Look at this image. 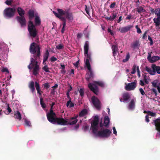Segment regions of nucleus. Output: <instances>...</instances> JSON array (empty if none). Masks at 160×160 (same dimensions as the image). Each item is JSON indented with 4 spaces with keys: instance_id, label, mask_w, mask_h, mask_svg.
I'll use <instances>...</instances> for the list:
<instances>
[{
    "instance_id": "obj_6",
    "label": "nucleus",
    "mask_w": 160,
    "mask_h": 160,
    "mask_svg": "<svg viewBox=\"0 0 160 160\" xmlns=\"http://www.w3.org/2000/svg\"><path fill=\"white\" fill-rule=\"evenodd\" d=\"M151 68L152 69L148 66H146L145 69L151 75H155L156 72L160 74V66H157L155 64H152Z\"/></svg>"
},
{
    "instance_id": "obj_57",
    "label": "nucleus",
    "mask_w": 160,
    "mask_h": 160,
    "mask_svg": "<svg viewBox=\"0 0 160 160\" xmlns=\"http://www.w3.org/2000/svg\"><path fill=\"white\" fill-rule=\"evenodd\" d=\"M108 32L110 33V34L112 36L114 35L112 31L111 30V29L110 28H108Z\"/></svg>"
},
{
    "instance_id": "obj_9",
    "label": "nucleus",
    "mask_w": 160,
    "mask_h": 160,
    "mask_svg": "<svg viewBox=\"0 0 160 160\" xmlns=\"http://www.w3.org/2000/svg\"><path fill=\"white\" fill-rule=\"evenodd\" d=\"M16 10L14 8H7L3 11V15L5 17L8 18L13 17L15 14Z\"/></svg>"
},
{
    "instance_id": "obj_62",
    "label": "nucleus",
    "mask_w": 160,
    "mask_h": 160,
    "mask_svg": "<svg viewBox=\"0 0 160 160\" xmlns=\"http://www.w3.org/2000/svg\"><path fill=\"white\" fill-rule=\"evenodd\" d=\"M79 64V61L76 62L75 63H73V64L75 67H78Z\"/></svg>"
},
{
    "instance_id": "obj_10",
    "label": "nucleus",
    "mask_w": 160,
    "mask_h": 160,
    "mask_svg": "<svg viewBox=\"0 0 160 160\" xmlns=\"http://www.w3.org/2000/svg\"><path fill=\"white\" fill-rule=\"evenodd\" d=\"M91 100L95 108L98 110H100L102 104L98 99L95 96H93L91 98Z\"/></svg>"
},
{
    "instance_id": "obj_50",
    "label": "nucleus",
    "mask_w": 160,
    "mask_h": 160,
    "mask_svg": "<svg viewBox=\"0 0 160 160\" xmlns=\"http://www.w3.org/2000/svg\"><path fill=\"white\" fill-rule=\"evenodd\" d=\"M25 124L27 126H31L30 122L26 119L25 120Z\"/></svg>"
},
{
    "instance_id": "obj_24",
    "label": "nucleus",
    "mask_w": 160,
    "mask_h": 160,
    "mask_svg": "<svg viewBox=\"0 0 160 160\" xmlns=\"http://www.w3.org/2000/svg\"><path fill=\"white\" fill-rule=\"evenodd\" d=\"M49 53L48 50H46L45 52L43 55V64H44V63L47 61L49 56Z\"/></svg>"
},
{
    "instance_id": "obj_33",
    "label": "nucleus",
    "mask_w": 160,
    "mask_h": 160,
    "mask_svg": "<svg viewBox=\"0 0 160 160\" xmlns=\"http://www.w3.org/2000/svg\"><path fill=\"white\" fill-rule=\"evenodd\" d=\"M159 80H155L151 82L152 86L154 88H157L159 86V84H158Z\"/></svg>"
},
{
    "instance_id": "obj_45",
    "label": "nucleus",
    "mask_w": 160,
    "mask_h": 160,
    "mask_svg": "<svg viewBox=\"0 0 160 160\" xmlns=\"http://www.w3.org/2000/svg\"><path fill=\"white\" fill-rule=\"evenodd\" d=\"M12 0H6L5 2V3L8 5H10L12 4Z\"/></svg>"
},
{
    "instance_id": "obj_35",
    "label": "nucleus",
    "mask_w": 160,
    "mask_h": 160,
    "mask_svg": "<svg viewBox=\"0 0 160 160\" xmlns=\"http://www.w3.org/2000/svg\"><path fill=\"white\" fill-rule=\"evenodd\" d=\"M137 11L139 13L143 12L145 11V10L141 6L139 7L136 8Z\"/></svg>"
},
{
    "instance_id": "obj_55",
    "label": "nucleus",
    "mask_w": 160,
    "mask_h": 160,
    "mask_svg": "<svg viewBox=\"0 0 160 160\" xmlns=\"http://www.w3.org/2000/svg\"><path fill=\"white\" fill-rule=\"evenodd\" d=\"M131 18H132V16L130 14L127 16L126 18V19L127 20H130Z\"/></svg>"
},
{
    "instance_id": "obj_63",
    "label": "nucleus",
    "mask_w": 160,
    "mask_h": 160,
    "mask_svg": "<svg viewBox=\"0 0 160 160\" xmlns=\"http://www.w3.org/2000/svg\"><path fill=\"white\" fill-rule=\"evenodd\" d=\"M140 84L142 86H144L145 85L144 82L141 80H140Z\"/></svg>"
},
{
    "instance_id": "obj_37",
    "label": "nucleus",
    "mask_w": 160,
    "mask_h": 160,
    "mask_svg": "<svg viewBox=\"0 0 160 160\" xmlns=\"http://www.w3.org/2000/svg\"><path fill=\"white\" fill-rule=\"evenodd\" d=\"M67 96L68 98L69 99V100L67 101V103H66V106L67 107H68L69 106V103L71 102V98L70 97V95H69V92H67Z\"/></svg>"
},
{
    "instance_id": "obj_44",
    "label": "nucleus",
    "mask_w": 160,
    "mask_h": 160,
    "mask_svg": "<svg viewBox=\"0 0 160 160\" xmlns=\"http://www.w3.org/2000/svg\"><path fill=\"white\" fill-rule=\"evenodd\" d=\"M80 95L81 97H83L84 95V90L82 88H80L79 91Z\"/></svg>"
},
{
    "instance_id": "obj_32",
    "label": "nucleus",
    "mask_w": 160,
    "mask_h": 160,
    "mask_svg": "<svg viewBox=\"0 0 160 160\" xmlns=\"http://www.w3.org/2000/svg\"><path fill=\"white\" fill-rule=\"evenodd\" d=\"M87 113V111L86 109H84L81 111L79 113V116L80 117H83Z\"/></svg>"
},
{
    "instance_id": "obj_26",
    "label": "nucleus",
    "mask_w": 160,
    "mask_h": 160,
    "mask_svg": "<svg viewBox=\"0 0 160 160\" xmlns=\"http://www.w3.org/2000/svg\"><path fill=\"white\" fill-rule=\"evenodd\" d=\"M28 87L31 90L32 93H33L35 91L34 87V83L33 81L30 82L28 85Z\"/></svg>"
},
{
    "instance_id": "obj_5",
    "label": "nucleus",
    "mask_w": 160,
    "mask_h": 160,
    "mask_svg": "<svg viewBox=\"0 0 160 160\" xmlns=\"http://www.w3.org/2000/svg\"><path fill=\"white\" fill-rule=\"evenodd\" d=\"M97 85L101 87H103L104 86L103 83L99 81H94V83L93 84L89 83L88 85L90 90L96 95H98V88L97 86Z\"/></svg>"
},
{
    "instance_id": "obj_39",
    "label": "nucleus",
    "mask_w": 160,
    "mask_h": 160,
    "mask_svg": "<svg viewBox=\"0 0 160 160\" xmlns=\"http://www.w3.org/2000/svg\"><path fill=\"white\" fill-rule=\"evenodd\" d=\"M155 14L157 16H160V8H158L155 9Z\"/></svg>"
},
{
    "instance_id": "obj_21",
    "label": "nucleus",
    "mask_w": 160,
    "mask_h": 160,
    "mask_svg": "<svg viewBox=\"0 0 160 160\" xmlns=\"http://www.w3.org/2000/svg\"><path fill=\"white\" fill-rule=\"evenodd\" d=\"M140 46V44L139 40H136L131 44V47L133 49L137 48H138Z\"/></svg>"
},
{
    "instance_id": "obj_29",
    "label": "nucleus",
    "mask_w": 160,
    "mask_h": 160,
    "mask_svg": "<svg viewBox=\"0 0 160 160\" xmlns=\"http://www.w3.org/2000/svg\"><path fill=\"white\" fill-rule=\"evenodd\" d=\"M122 97L124 101H127L130 98V95L128 93H125L123 94Z\"/></svg>"
},
{
    "instance_id": "obj_47",
    "label": "nucleus",
    "mask_w": 160,
    "mask_h": 160,
    "mask_svg": "<svg viewBox=\"0 0 160 160\" xmlns=\"http://www.w3.org/2000/svg\"><path fill=\"white\" fill-rule=\"evenodd\" d=\"M44 88L46 89H48L50 87L49 83L48 82L46 83L43 84Z\"/></svg>"
},
{
    "instance_id": "obj_59",
    "label": "nucleus",
    "mask_w": 160,
    "mask_h": 160,
    "mask_svg": "<svg viewBox=\"0 0 160 160\" xmlns=\"http://www.w3.org/2000/svg\"><path fill=\"white\" fill-rule=\"evenodd\" d=\"M2 71L3 72H9L8 69L6 68H3L2 70Z\"/></svg>"
},
{
    "instance_id": "obj_3",
    "label": "nucleus",
    "mask_w": 160,
    "mask_h": 160,
    "mask_svg": "<svg viewBox=\"0 0 160 160\" xmlns=\"http://www.w3.org/2000/svg\"><path fill=\"white\" fill-rule=\"evenodd\" d=\"M28 15L29 21L28 23V29L30 36L34 38L36 37L37 35L38 31L35 26L34 25L33 22L31 21L34 17V11L33 10L30 9L28 12Z\"/></svg>"
},
{
    "instance_id": "obj_30",
    "label": "nucleus",
    "mask_w": 160,
    "mask_h": 160,
    "mask_svg": "<svg viewBox=\"0 0 160 160\" xmlns=\"http://www.w3.org/2000/svg\"><path fill=\"white\" fill-rule=\"evenodd\" d=\"M153 20L156 27L160 25V16H157V18H154Z\"/></svg>"
},
{
    "instance_id": "obj_61",
    "label": "nucleus",
    "mask_w": 160,
    "mask_h": 160,
    "mask_svg": "<svg viewBox=\"0 0 160 160\" xmlns=\"http://www.w3.org/2000/svg\"><path fill=\"white\" fill-rule=\"evenodd\" d=\"M137 72H138V75L139 77H140V71L139 69V67L138 66L137 67Z\"/></svg>"
},
{
    "instance_id": "obj_54",
    "label": "nucleus",
    "mask_w": 160,
    "mask_h": 160,
    "mask_svg": "<svg viewBox=\"0 0 160 160\" xmlns=\"http://www.w3.org/2000/svg\"><path fill=\"white\" fill-rule=\"evenodd\" d=\"M74 104L71 101V102L69 103V106L68 107L69 108H71L73 107L74 106Z\"/></svg>"
},
{
    "instance_id": "obj_49",
    "label": "nucleus",
    "mask_w": 160,
    "mask_h": 160,
    "mask_svg": "<svg viewBox=\"0 0 160 160\" xmlns=\"http://www.w3.org/2000/svg\"><path fill=\"white\" fill-rule=\"evenodd\" d=\"M148 39L150 41V45H152L153 44V41L152 38H151L150 36V35H148Z\"/></svg>"
},
{
    "instance_id": "obj_53",
    "label": "nucleus",
    "mask_w": 160,
    "mask_h": 160,
    "mask_svg": "<svg viewBox=\"0 0 160 160\" xmlns=\"http://www.w3.org/2000/svg\"><path fill=\"white\" fill-rule=\"evenodd\" d=\"M151 91L152 92H153L154 93V94H155V96H156L158 94L157 93V91L154 88H152V89Z\"/></svg>"
},
{
    "instance_id": "obj_14",
    "label": "nucleus",
    "mask_w": 160,
    "mask_h": 160,
    "mask_svg": "<svg viewBox=\"0 0 160 160\" xmlns=\"http://www.w3.org/2000/svg\"><path fill=\"white\" fill-rule=\"evenodd\" d=\"M48 120L51 123H54L56 120V114H47Z\"/></svg>"
},
{
    "instance_id": "obj_23",
    "label": "nucleus",
    "mask_w": 160,
    "mask_h": 160,
    "mask_svg": "<svg viewBox=\"0 0 160 160\" xmlns=\"http://www.w3.org/2000/svg\"><path fill=\"white\" fill-rule=\"evenodd\" d=\"M17 12L20 16H24L25 11L20 7H18L17 8Z\"/></svg>"
},
{
    "instance_id": "obj_31",
    "label": "nucleus",
    "mask_w": 160,
    "mask_h": 160,
    "mask_svg": "<svg viewBox=\"0 0 160 160\" xmlns=\"http://www.w3.org/2000/svg\"><path fill=\"white\" fill-rule=\"evenodd\" d=\"M35 23L36 26H39L41 23L40 18L38 16H36L35 18Z\"/></svg>"
},
{
    "instance_id": "obj_48",
    "label": "nucleus",
    "mask_w": 160,
    "mask_h": 160,
    "mask_svg": "<svg viewBox=\"0 0 160 160\" xmlns=\"http://www.w3.org/2000/svg\"><path fill=\"white\" fill-rule=\"evenodd\" d=\"M135 28L137 29V32L138 33H141L142 32V31L140 28L138 27V25L135 26Z\"/></svg>"
},
{
    "instance_id": "obj_60",
    "label": "nucleus",
    "mask_w": 160,
    "mask_h": 160,
    "mask_svg": "<svg viewBox=\"0 0 160 160\" xmlns=\"http://www.w3.org/2000/svg\"><path fill=\"white\" fill-rule=\"evenodd\" d=\"M145 121L147 122H149V117L148 115H146L145 116Z\"/></svg>"
},
{
    "instance_id": "obj_34",
    "label": "nucleus",
    "mask_w": 160,
    "mask_h": 160,
    "mask_svg": "<svg viewBox=\"0 0 160 160\" xmlns=\"http://www.w3.org/2000/svg\"><path fill=\"white\" fill-rule=\"evenodd\" d=\"M44 66L42 68V70L47 72H50V71L49 70V68L48 67V65L46 64V63H44Z\"/></svg>"
},
{
    "instance_id": "obj_15",
    "label": "nucleus",
    "mask_w": 160,
    "mask_h": 160,
    "mask_svg": "<svg viewBox=\"0 0 160 160\" xmlns=\"http://www.w3.org/2000/svg\"><path fill=\"white\" fill-rule=\"evenodd\" d=\"M110 122V119L108 116H106L104 118V121L103 123H102V121L99 123L100 127L102 128L103 126L107 127L108 125Z\"/></svg>"
},
{
    "instance_id": "obj_2",
    "label": "nucleus",
    "mask_w": 160,
    "mask_h": 160,
    "mask_svg": "<svg viewBox=\"0 0 160 160\" xmlns=\"http://www.w3.org/2000/svg\"><path fill=\"white\" fill-rule=\"evenodd\" d=\"M84 55L86 57V60L85 61V65L89 71L86 74L85 78L87 81L90 82V80H92L94 78V75L93 72L91 69L90 63V61L91 60V54L88 53L89 49V43L88 41H86L84 45Z\"/></svg>"
},
{
    "instance_id": "obj_51",
    "label": "nucleus",
    "mask_w": 160,
    "mask_h": 160,
    "mask_svg": "<svg viewBox=\"0 0 160 160\" xmlns=\"http://www.w3.org/2000/svg\"><path fill=\"white\" fill-rule=\"evenodd\" d=\"M116 5V3L115 2H113L109 6L110 8H114L115 7V6Z\"/></svg>"
},
{
    "instance_id": "obj_42",
    "label": "nucleus",
    "mask_w": 160,
    "mask_h": 160,
    "mask_svg": "<svg viewBox=\"0 0 160 160\" xmlns=\"http://www.w3.org/2000/svg\"><path fill=\"white\" fill-rule=\"evenodd\" d=\"M63 47V45L62 44H60L56 46V48L58 50L62 49Z\"/></svg>"
},
{
    "instance_id": "obj_40",
    "label": "nucleus",
    "mask_w": 160,
    "mask_h": 160,
    "mask_svg": "<svg viewBox=\"0 0 160 160\" xmlns=\"http://www.w3.org/2000/svg\"><path fill=\"white\" fill-rule=\"evenodd\" d=\"M130 54H129V52H128L127 55H126V58H125V59H123V60H122V62H127L129 58H130Z\"/></svg>"
},
{
    "instance_id": "obj_13",
    "label": "nucleus",
    "mask_w": 160,
    "mask_h": 160,
    "mask_svg": "<svg viewBox=\"0 0 160 160\" xmlns=\"http://www.w3.org/2000/svg\"><path fill=\"white\" fill-rule=\"evenodd\" d=\"M136 87V82L135 81L133 82L128 83L125 87V89L127 91L133 90Z\"/></svg>"
},
{
    "instance_id": "obj_36",
    "label": "nucleus",
    "mask_w": 160,
    "mask_h": 160,
    "mask_svg": "<svg viewBox=\"0 0 160 160\" xmlns=\"http://www.w3.org/2000/svg\"><path fill=\"white\" fill-rule=\"evenodd\" d=\"M66 18H66V17H65L63 16L60 19V20H62L63 22L62 25L63 27H65L66 25Z\"/></svg>"
},
{
    "instance_id": "obj_58",
    "label": "nucleus",
    "mask_w": 160,
    "mask_h": 160,
    "mask_svg": "<svg viewBox=\"0 0 160 160\" xmlns=\"http://www.w3.org/2000/svg\"><path fill=\"white\" fill-rule=\"evenodd\" d=\"M47 114H55V113L53 112V109L50 108L49 112L47 113Z\"/></svg>"
},
{
    "instance_id": "obj_56",
    "label": "nucleus",
    "mask_w": 160,
    "mask_h": 160,
    "mask_svg": "<svg viewBox=\"0 0 160 160\" xmlns=\"http://www.w3.org/2000/svg\"><path fill=\"white\" fill-rule=\"evenodd\" d=\"M139 91L140 92L141 94L142 95H144L145 94V93L143 89L141 88L139 89Z\"/></svg>"
},
{
    "instance_id": "obj_17",
    "label": "nucleus",
    "mask_w": 160,
    "mask_h": 160,
    "mask_svg": "<svg viewBox=\"0 0 160 160\" xmlns=\"http://www.w3.org/2000/svg\"><path fill=\"white\" fill-rule=\"evenodd\" d=\"M133 27V26L132 25H129L127 26L120 27L118 30L121 33H125L129 31L131 28Z\"/></svg>"
},
{
    "instance_id": "obj_11",
    "label": "nucleus",
    "mask_w": 160,
    "mask_h": 160,
    "mask_svg": "<svg viewBox=\"0 0 160 160\" xmlns=\"http://www.w3.org/2000/svg\"><path fill=\"white\" fill-rule=\"evenodd\" d=\"M152 52H148L147 59L151 63H153L160 60V57L158 56H154L151 57Z\"/></svg>"
},
{
    "instance_id": "obj_46",
    "label": "nucleus",
    "mask_w": 160,
    "mask_h": 160,
    "mask_svg": "<svg viewBox=\"0 0 160 160\" xmlns=\"http://www.w3.org/2000/svg\"><path fill=\"white\" fill-rule=\"evenodd\" d=\"M148 30H147L145 31L144 33L142 35V38L143 39H146L147 38V34L148 32Z\"/></svg>"
},
{
    "instance_id": "obj_25",
    "label": "nucleus",
    "mask_w": 160,
    "mask_h": 160,
    "mask_svg": "<svg viewBox=\"0 0 160 160\" xmlns=\"http://www.w3.org/2000/svg\"><path fill=\"white\" fill-rule=\"evenodd\" d=\"M135 103L134 100L133 99H132L129 104L128 108L130 109H133L135 107Z\"/></svg>"
},
{
    "instance_id": "obj_19",
    "label": "nucleus",
    "mask_w": 160,
    "mask_h": 160,
    "mask_svg": "<svg viewBox=\"0 0 160 160\" xmlns=\"http://www.w3.org/2000/svg\"><path fill=\"white\" fill-rule=\"evenodd\" d=\"M156 129L158 131H160V119L158 118L153 121Z\"/></svg>"
},
{
    "instance_id": "obj_12",
    "label": "nucleus",
    "mask_w": 160,
    "mask_h": 160,
    "mask_svg": "<svg viewBox=\"0 0 160 160\" xmlns=\"http://www.w3.org/2000/svg\"><path fill=\"white\" fill-rule=\"evenodd\" d=\"M16 18L18 21L20 23L21 27L26 26V22L24 16H17L16 17Z\"/></svg>"
},
{
    "instance_id": "obj_18",
    "label": "nucleus",
    "mask_w": 160,
    "mask_h": 160,
    "mask_svg": "<svg viewBox=\"0 0 160 160\" xmlns=\"http://www.w3.org/2000/svg\"><path fill=\"white\" fill-rule=\"evenodd\" d=\"M117 14V13H116L114 11H113L111 14L112 16H110V17L105 16L104 18L108 21H112L116 18Z\"/></svg>"
},
{
    "instance_id": "obj_22",
    "label": "nucleus",
    "mask_w": 160,
    "mask_h": 160,
    "mask_svg": "<svg viewBox=\"0 0 160 160\" xmlns=\"http://www.w3.org/2000/svg\"><path fill=\"white\" fill-rule=\"evenodd\" d=\"M112 51L113 55L115 57L118 52V47L116 45H112Z\"/></svg>"
},
{
    "instance_id": "obj_52",
    "label": "nucleus",
    "mask_w": 160,
    "mask_h": 160,
    "mask_svg": "<svg viewBox=\"0 0 160 160\" xmlns=\"http://www.w3.org/2000/svg\"><path fill=\"white\" fill-rule=\"evenodd\" d=\"M57 58L54 56L51 57L50 58V61L52 62H54L57 60Z\"/></svg>"
},
{
    "instance_id": "obj_38",
    "label": "nucleus",
    "mask_w": 160,
    "mask_h": 160,
    "mask_svg": "<svg viewBox=\"0 0 160 160\" xmlns=\"http://www.w3.org/2000/svg\"><path fill=\"white\" fill-rule=\"evenodd\" d=\"M40 103L42 107L43 108H44L46 107V104L43 102V99L42 98H40Z\"/></svg>"
},
{
    "instance_id": "obj_28",
    "label": "nucleus",
    "mask_w": 160,
    "mask_h": 160,
    "mask_svg": "<svg viewBox=\"0 0 160 160\" xmlns=\"http://www.w3.org/2000/svg\"><path fill=\"white\" fill-rule=\"evenodd\" d=\"M14 116L16 118L18 119L19 120H21L22 118L21 113L18 111H15Z\"/></svg>"
},
{
    "instance_id": "obj_20",
    "label": "nucleus",
    "mask_w": 160,
    "mask_h": 160,
    "mask_svg": "<svg viewBox=\"0 0 160 160\" xmlns=\"http://www.w3.org/2000/svg\"><path fill=\"white\" fill-rule=\"evenodd\" d=\"M78 116L72 117L69 120L68 124L70 125H72L75 124L78 122L77 119Z\"/></svg>"
},
{
    "instance_id": "obj_4",
    "label": "nucleus",
    "mask_w": 160,
    "mask_h": 160,
    "mask_svg": "<svg viewBox=\"0 0 160 160\" xmlns=\"http://www.w3.org/2000/svg\"><path fill=\"white\" fill-rule=\"evenodd\" d=\"M58 13L55 11H53V13L55 16L60 19L63 15H65L66 16V18L69 21H72L73 19V17L72 14V12H69L68 10L65 11L63 10L62 9H58Z\"/></svg>"
},
{
    "instance_id": "obj_43",
    "label": "nucleus",
    "mask_w": 160,
    "mask_h": 160,
    "mask_svg": "<svg viewBox=\"0 0 160 160\" xmlns=\"http://www.w3.org/2000/svg\"><path fill=\"white\" fill-rule=\"evenodd\" d=\"M148 115H149L151 117H155L156 116V114L155 113L148 111Z\"/></svg>"
},
{
    "instance_id": "obj_7",
    "label": "nucleus",
    "mask_w": 160,
    "mask_h": 160,
    "mask_svg": "<svg viewBox=\"0 0 160 160\" xmlns=\"http://www.w3.org/2000/svg\"><path fill=\"white\" fill-rule=\"evenodd\" d=\"M99 117L98 115L94 116L91 123V128L92 132L95 134L98 132V129Z\"/></svg>"
},
{
    "instance_id": "obj_16",
    "label": "nucleus",
    "mask_w": 160,
    "mask_h": 160,
    "mask_svg": "<svg viewBox=\"0 0 160 160\" xmlns=\"http://www.w3.org/2000/svg\"><path fill=\"white\" fill-rule=\"evenodd\" d=\"M55 121L54 123H57L58 124L61 125H67L68 122L63 118H56Z\"/></svg>"
},
{
    "instance_id": "obj_8",
    "label": "nucleus",
    "mask_w": 160,
    "mask_h": 160,
    "mask_svg": "<svg viewBox=\"0 0 160 160\" xmlns=\"http://www.w3.org/2000/svg\"><path fill=\"white\" fill-rule=\"evenodd\" d=\"M112 132L108 129H103L98 131L95 134L96 136L102 138L109 137Z\"/></svg>"
},
{
    "instance_id": "obj_1",
    "label": "nucleus",
    "mask_w": 160,
    "mask_h": 160,
    "mask_svg": "<svg viewBox=\"0 0 160 160\" xmlns=\"http://www.w3.org/2000/svg\"><path fill=\"white\" fill-rule=\"evenodd\" d=\"M29 50L30 52L33 54V58H30V63L28 66V69L31 70H32V74L35 76L39 74L40 69L39 64L37 60L40 59L41 55L40 48L39 45L35 42H33L30 46Z\"/></svg>"
},
{
    "instance_id": "obj_64",
    "label": "nucleus",
    "mask_w": 160,
    "mask_h": 160,
    "mask_svg": "<svg viewBox=\"0 0 160 160\" xmlns=\"http://www.w3.org/2000/svg\"><path fill=\"white\" fill-rule=\"evenodd\" d=\"M112 129H113V133L114 134L116 135V134H117V131L116 130V129H115V127H113L112 128Z\"/></svg>"
},
{
    "instance_id": "obj_41",
    "label": "nucleus",
    "mask_w": 160,
    "mask_h": 160,
    "mask_svg": "<svg viewBox=\"0 0 160 160\" xmlns=\"http://www.w3.org/2000/svg\"><path fill=\"white\" fill-rule=\"evenodd\" d=\"M137 67L135 64H134L132 68V71L131 72V73L133 74L135 73L136 72V69H137Z\"/></svg>"
},
{
    "instance_id": "obj_27",
    "label": "nucleus",
    "mask_w": 160,
    "mask_h": 160,
    "mask_svg": "<svg viewBox=\"0 0 160 160\" xmlns=\"http://www.w3.org/2000/svg\"><path fill=\"white\" fill-rule=\"evenodd\" d=\"M35 87L37 91V92L40 95H41L42 92L40 91V88L38 83L36 82H35Z\"/></svg>"
}]
</instances>
